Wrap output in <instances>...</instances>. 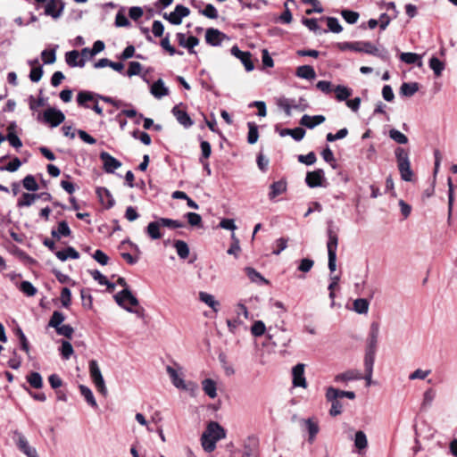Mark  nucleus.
I'll return each mask as SVG.
<instances>
[{
  "instance_id": "nucleus-33",
  "label": "nucleus",
  "mask_w": 457,
  "mask_h": 457,
  "mask_svg": "<svg viewBox=\"0 0 457 457\" xmlns=\"http://www.w3.org/2000/svg\"><path fill=\"white\" fill-rule=\"evenodd\" d=\"M26 380L29 386L35 389H39L43 386L42 376L37 371H31L26 376Z\"/></svg>"
},
{
  "instance_id": "nucleus-63",
  "label": "nucleus",
  "mask_w": 457,
  "mask_h": 457,
  "mask_svg": "<svg viewBox=\"0 0 457 457\" xmlns=\"http://www.w3.org/2000/svg\"><path fill=\"white\" fill-rule=\"evenodd\" d=\"M200 13L204 16L210 19H217L218 18V11L215 6L212 4H206L204 9L200 10Z\"/></svg>"
},
{
  "instance_id": "nucleus-53",
  "label": "nucleus",
  "mask_w": 457,
  "mask_h": 457,
  "mask_svg": "<svg viewBox=\"0 0 457 457\" xmlns=\"http://www.w3.org/2000/svg\"><path fill=\"white\" fill-rule=\"evenodd\" d=\"M328 30L334 33H340L343 30V27L340 25L338 20L335 17H327Z\"/></svg>"
},
{
  "instance_id": "nucleus-38",
  "label": "nucleus",
  "mask_w": 457,
  "mask_h": 457,
  "mask_svg": "<svg viewBox=\"0 0 457 457\" xmlns=\"http://www.w3.org/2000/svg\"><path fill=\"white\" fill-rule=\"evenodd\" d=\"M203 390L204 393L212 399H214L217 396V387L216 383L211 379L206 378L203 381Z\"/></svg>"
},
{
  "instance_id": "nucleus-21",
  "label": "nucleus",
  "mask_w": 457,
  "mask_h": 457,
  "mask_svg": "<svg viewBox=\"0 0 457 457\" xmlns=\"http://www.w3.org/2000/svg\"><path fill=\"white\" fill-rule=\"evenodd\" d=\"M96 195L99 197L101 204L105 205L106 208H112L114 205L115 201L107 188L98 187L96 189Z\"/></svg>"
},
{
  "instance_id": "nucleus-64",
  "label": "nucleus",
  "mask_w": 457,
  "mask_h": 457,
  "mask_svg": "<svg viewBox=\"0 0 457 457\" xmlns=\"http://www.w3.org/2000/svg\"><path fill=\"white\" fill-rule=\"evenodd\" d=\"M266 327L262 320H257L251 328V333L254 337H261L265 333Z\"/></svg>"
},
{
  "instance_id": "nucleus-49",
  "label": "nucleus",
  "mask_w": 457,
  "mask_h": 457,
  "mask_svg": "<svg viewBox=\"0 0 457 457\" xmlns=\"http://www.w3.org/2000/svg\"><path fill=\"white\" fill-rule=\"evenodd\" d=\"M60 353L64 360H69L74 353L71 344L69 341L62 340Z\"/></svg>"
},
{
  "instance_id": "nucleus-22",
  "label": "nucleus",
  "mask_w": 457,
  "mask_h": 457,
  "mask_svg": "<svg viewBox=\"0 0 457 457\" xmlns=\"http://www.w3.org/2000/svg\"><path fill=\"white\" fill-rule=\"evenodd\" d=\"M162 227V225L160 224V219H157L156 220L148 223L145 232L152 240H157L162 237L161 232Z\"/></svg>"
},
{
  "instance_id": "nucleus-48",
  "label": "nucleus",
  "mask_w": 457,
  "mask_h": 457,
  "mask_svg": "<svg viewBox=\"0 0 457 457\" xmlns=\"http://www.w3.org/2000/svg\"><path fill=\"white\" fill-rule=\"evenodd\" d=\"M353 310L360 314L368 312L369 302L364 298H358L353 302Z\"/></svg>"
},
{
  "instance_id": "nucleus-42",
  "label": "nucleus",
  "mask_w": 457,
  "mask_h": 457,
  "mask_svg": "<svg viewBox=\"0 0 457 457\" xmlns=\"http://www.w3.org/2000/svg\"><path fill=\"white\" fill-rule=\"evenodd\" d=\"M429 67L433 70L436 76H441L445 70V63L441 62L437 57L432 56L429 60Z\"/></svg>"
},
{
  "instance_id": "nucleus-50",
  "label": "nucleus",
  "mask_w": 457,
  "mask_h": 457,
  "mask_svg": "<svg viewBox=\"0 0 457 457\" xmlns=\"http://www.w3.org/2000/svg\"><path fill=\"white\" fill-rule=\"evenodd\" d=\"M389 137L391 139H393L395 142L398 144L405 145L408 143V137L403 133L395 129H392L389 130Z\"/></svg>"
},
{
  "instance_id": "nucleus-18",
  "label": "nucleus",
  "mask_w": 457,
  "mask_h": 457,
  "mask_svg": "<svg viewBox=\"0 0 457 457\" xmlns=\"http://www.w3.org/2000/svg\"><path fill=\"white\" fill-rule=\"evenodd\" d=\"M361 52L372 54L375 56H378L384 60L388 59V52L385 49H378L376 46L372 45L370 42H362Z\"/></svg>"
},
{
  "instance_id": "nucleus-43",
  "label": "nucleus",
  "mask_w": 457,
  "mask_h": 457,
  "mask_svg": "<svg viewBox=\"0 0 457 457\" xmlns=\"http://www.w3.org/2000/svg\"><path fill=\"white\" fill-rule=\"evenodd\" d=\"M65 316L59 311H54L49 320L48 326L55 329L64 321Z\"/></svg>"
},
{
  "instance_id": "nucleus-40",
  "label": "nucleus",
  "mask_w": 457,
  "mask_h": 457,
  "mask_svg": "<svg viewBox=\"0 0 457 457\" xmlns=\"http://www.w3.org/2000/svg\"><path fill=\"white\" fill-rule=\"evenodd\" d=\"M419 90V84L417 82L407 83L404 82L400 87V93L404 96H412Z\"/></svg>"
},
{
  "instance_id": "nucleus-19",
  "label": "nucleus",
  "mask_w": 457,
  "mask_h": 457,
  "mask_svg": "<svg viewBox=\"0 0 457 457\" xmlns=\"http://www.w3.org/2000/svg\"><path fill=\"white\" fill-rule=\"evenodd\" d=\"M325 120V116L323 115L310 116L308 114H304L300 120V124L312 129L323 123Z\"/></svg>"
},
{
  "instance_id": "nucleus-45",
  "label": "nucleus",
  "mask_w": 457,
  "mask_h": 457,
  "mask_svg": "<svg viewBox=\"0 0 457 457\" xmlns=\"http://www.w3.org/2000/svg\"><path fill=\"white\" fill-rule=\"evenodd\" d=\"M19 289L27 296H34L37 293V289L31 282L27 280H24L20 284Z\"/></svg>"
},
{
  "instance_id": "nucleus-34",
  "label": "nucleus",
  "mask_w": 457,
  "mask_h": 457,
  "mask_svg": "<svg viewBox=\"0 0 457 457\" xmlns=\"http://www.w3.org/2000/svg\"><path fill=\"white\" fill-rule=\"evenodd\" d=\"M354 446L359 453H361L368 446V440L365 433L361 430L357 431L354 436Z\"/></svg>"
},
{
  "instance_id": "nucleus-54",
  "label": "nucleus",
  "mask_w": 457,
  "mask_h": 457,
  "mask_svg": "<svg viewBox=\"0 0 457 457\" xmlns=\"http://www.w3.org/2000/svg\"><path fill=\"white\" fill-rule=\"evenodd\" d=\"M362 42H343L338 44V47L342 51L351 50L354 52H361Z\"/></svg>"
},
{
  "instance_id": "nucleus-13",
  "label": "nucleus",
  "mask_w": 457,
  "mask_h": 457,
  "mask_svg": "<svg viewBox=\"0 0 457 457\" xmlns=\"http://www.w3.org/2000/svg\"><path fill=\"white\" fill-rule=\"evenodd\" d=\"M204 434L207 435L211 438L215 439L216 441L225 438L226 436L224 428L215 421H212L208 424L207 428Z\"/></svg>"
},
{
  "instance_id": "nucleus-30",
  "label": "nucleus",
  "mask_w": 457,
  "mask_h": 457,
  "mask_svg": "<svg viewBox=\"0 0 457 457\" xmlns=\"http://www.w3.org/2000/svg\"><path fill=\"white\" fill-rule=\"evenodd\" d=\"M54 254L62 262L66 261L68 258H71V259H75V260L79 258V252L76 251L71 246H68L67 248L61 250V251H56L54 253Z\"/></svg>"
},
{
  "instance_id": "nucleus-9",
  "label": "nucleus",
  "mask_w": 457,
  "mask_h": 457,
  "mask_svg": "<svg viewBox=\"0 0 457 457\" xmlns=\"http://www.w3.org/2000/svg\"><path fill=\"white\" fill-rule=\"evenodd\" d=\"M230 52L233 56L241 61L247 71H252L254 69L250 52L241 51L237 46H232Z\"/></svg>"
},
{
  "instance_id": "nucleus-10",
  "label": "nucleus",
  "mask_w": 457,
  "mask_h": 457,
  "mask_svg": "<svg viewBox=\"0 0 457 457\" xmlns=\"http://www.w3.org/2000/svg\"><path fill=\"white\" fill-rule=\"evenodd\" d=\"M227 36L217 29L210 28L205 32V41L212 46H219Z\"/></svg>"
},
{
  "instance_id": "nucleus-8",
  "label": "nucleus",
  "mask_w": 457,
  "mask_h": 457,
  "mask_svg": "<svg viewBox=\"0 0 457 457\" xmlns=\"http://www.w3.org/2000/svg\"><path fill=\"white\" fill-rule=\"evenodd\" d=\"M64 3L62 0H48L45 6V14L57 19L62 15Z\"/></svg>"
},
{
  "instance_id": "nucleus-3",
  "label": "nucleus",
  "mask_w": 457,
  "mask_h": 457,
  "mask_svg": "<svg viewBox=\"0 0 457 457\" xmlns=\"http://www.w3.org/2000/svg\"><path fill=\"white\" fill-rule=\"evenodd\" d=\"M88 368L90 377L96 387L101 394L106 395L107 389L97 361L96 360H91L88 363Z\"/></svg>"
},
{
  "instance_id": "nucleus-29",
  "label": "nucleus",
  "mask_w": 457,
  "mask_h": 457,
  "mask_svg": "<svg viewBox=\"0 0 457 457\" xmlns=\"http://www.w3.org/2000/svg\"><path fill=\"white\" fill-rule=\"evenodd\" d=\"M295 75L301 79H314L316 78V72L313 67L310 65H302L296 69Z\"/></svg>"
},
{
  "instance_id": "nucleus-20",
  "label": "nucleus",
  "mask_w": 457,
  "mask_h": 457,
  "mask_svg": "<svg viewBox=\"0 0 457 457\" xmlns=\"http://www.w3.org/2000/svg\"><path fill=\"white\" fill-rule=\"evenodd\" d=\"M65 61L70 67H84L86 64V60L80 58L79 53L77 50L67 52Z\"/></svg>"
},
{
  "instance_id": "nucleus-31",
  "label": "nucleus",
  "mask_w": 457,
  "mask_h": 457,
  "mask_svg": "<svg viewBox=\"0 0 457 457\" xmlns=\"http://www.w3.org/2000/svg\"><path fill=\"white\" fill-rule=\"evenodd\" d=\"M270 191L269 193V198L270 200L274 199L278 195L283 194L287 190V183L285 181L279 180L272 183L270 187Z\"/></svg>"
},
{
  "instance_id": "nucleus-39",
  "label": "nucleus",
  "mask_w": 457,
  "mask_h": 457,
  "mask_svg": "<svg viewBox=\"0 0 457 457\" xmlns=\"http://www.w3.org/2000/svg\"><path fill=\"white\" fill-rule=\"evenodd\" d=\"M400 59L402 62L408 64L417 63L419 67L422 66L421 57L415 53H402Z\"/></svg>"
},
{
  "instance_id": "nucleus-5",
  "label": "nucleus",
  "mask_w": 457,
  "mask_h": 457,
  "mask_svg": "<svg viewBox=\"0 0 457 457\" xmlns=\"http://www.w3.org/2000/svg\"><path fill=\"white\" fill-rule=\"evenodd\" d=\"M166 370L175 387L185 391H194L197 388V386L193 382L186 383L178 371L171 366H167Z\"/></svg>"
},
{
  "instance_id": "nucleus-52",
  "label": "nucleus",
  "mask_w": 457,
  "mask_h": 457,
  "mask_svg": "<svg viewBox=\"0 0 457 457\" xmlns=\"http://www.w3.org/2000/svg\"><path fill=\"white\" fill-rule=\"evenodd\" d=\"M160 45L165 51H167L169 53V54L170 56H172L176 54H180V55L183 54V52H177L175 47L170 45L169 34H167L164 37H162Z\"/></svg>"
},
{
  "instance_id": "nucleus-55",
  "label": "nucleus",
  "mask_w": 457,
  "mask_h": 457,
  "mask_svg": "<svg viewBox=\"0 0 457 457\" xmlns=\"http://www.w3.org/2000/svg\"><path fill=\"white\" fill-rule=\"evenodd\" d=\"M375 353L373 350H367L364 357V367L365 371L373 370V365L375 361Z\"/></svg>"
},
{
  "instance_id": "nucleus-60",
  "label": "nucleus",
  "mask_w": 457,
  "mask_h": 457,
  "mask_svg": "<svg viewBox=\"0 0 457 457\" xmlns=\"http://www.w3.org/2000/svg\"><path fill=\"white\" fill-rule=\"evenodd\" d=\"M41 57L45 64L54 63L56 60L55 49H46L42 51Z\"/></svg>"
},
{
  "instance_id": "nucleus-62",
  "label": "nucleus",
  "mask_w": 457,
  "mask_h": 457,
  "mask_svg": "<svg viewBox=\"0 0 457 457\" xmlns=\"http://www.w3.org/2000/svg\"><path fill=\"white\" fill-rule=\"evenodd\" d=\"M328 402L331 403V408L329 410V414L332 417L338 416L343 411V404L342 403L337 399V400H327Z\"/></svg>"
},
{
  "instance_id": "nucleus-2",
  "label": "nucleus",
  "mask_w": 457,
  "mask_h": 457,
  "mask_svg": "<svg viewBox=\"0 0 457 457\" xmlns=\"http://www.w3.org/2000/svg\"><path fill=\"white\" fill-rule=\"evenodd\" d=\"M114 299L116 303L125 309L126 311L129 312H134L137 314L139 317L143 315V310H132L129 305L130 306H137L138 305V300L136 296H134L131 293V291L129 288H124L123 290L120 291L114 295Z\"/></svg>"
},
{
  "instance_id": "nucleus-26",
  "label": "nucleus",
  "mask_w": 457,
  "mask_h": 457,
  "mask_svg": "<svg viewBox=\"0 0 457 457\" xmlns=\"http://www.w3.org/2000/svg\"><path fill=\"white\" fill-rule=\"evenodd\" d=\"M96 95L90 91H80L77 95V103L79 106L89 108L87 102L96 101L98 99Z\"/></svg>"
},
{
  "instance_id": "nucleus-46",
  "label": "nucleus",
  "mask_w": 457,
  "mask_h": 457,
  "mask_svg": "<svg viewBox=\"0 0 457 457\" xmlns=\"http://www.w3.org/2000/svg\"><path fill=\"white\" fill-rule=\"evenodd\" d=\"M201 442L203 448L204 449V451L208 453L214 451V449L216 448L217 441L213 438H211L210 436L204 433L201 437Z\"/></svg>"
},
{
  "instance_id": "nucleus-4",
  "label": "nucleus",
  "mask_w": 457,
  "mask_h": 457,
  "mask_svg": "<svg viewBox=\"0 0 457 457\" xmlns=\"http://www.w3.org/2000/svg\"><path fill=\"white\" fill-rule=\"evenodd\" d=\"M13 440L18 447V449L23 453L27 457H38L37 450L35 447L31 446L25 436L19 432H13Z\"/></svg>"
},
{
  "instance_id": "nucleus-11",
  "label": "nucleus",
  "mask_w": 457,
  "mask_h": 457,
  "mask_svg": "<svg viewBox=\"0 0 457 457\" xmlns=\"http://www.w3.org/2000/svg\"><path fill=\"white\" fill-rule=\"evenodd\" d=\"M100 159L103 161L104 169L107 173H113L115 170L121 166V162L120 161L106 152H102L100 154Z\"/></svg>"
},
{
  "instance_id": "nucleus-61",
  "label": "nucleus",
  "mask_w": 457,
  "mask_h": 457,
  "mask_svg": "<svg viewBox=\"0 0 457 457\" xmlns=\"http://www.w3.org/2000/svg\"><path fill=\"white\" fill-rule=\"evenodd\" d=\"M309 107V104L306 101V99L301 97L298 100L291 99V109L292 110H297L300 112H303L307 110Z\"/></svg>"
},
{
  "instance_id": "nucleus-25",
  "label": "nucleus",
  "mask_w": 457,
  "mask_h": 457,
  "mask_svg": "<svg viewBox=\"0 0 457 457\" xmlns=\"http://www.w3.org/2000/svg\"><path fill=\"white\" fill-rule=\"evenodd\" d=\"M378 334H379L378 323H377V322L371 323L370 328V333H369V346H368L367 350L376 351Z\"/></svg>"
},
{
  "instance_id": "nucleus-51",
  "label": "nucleus",
  "mask_w": 457,
  "mask_h": 457,
  "mask_svg": "<svg viewBox=\"0 0 457 457\" xmlns=\"http://www.w3.org/2000/svg\"><path fill=\"white\" fill-rule=\"evenodd\" d=\"M247 125L249 129L247 141L251 145L255 144L259 137L257 125L253 122H248Z\"/></svg>"
},
{
  "instance_id": "nucleus-47",
  "label": "nucleus",
  "mask_w": 457,
  "mask_h": 457,
  "mask_svg": "<svg viewBox=\"0 0 457 457\" xmlns=\"http://www.w3.org/2000/svg\"><path fill=\"white\" fill-rule=\"evenodd\" d=\"M345 392L337 388H335L333 386H329L327 388L326 391V399L327 400H337L339 398L345 397Z\"/></svg>"
},
{
  "instance_id": "nucleus-59",
  "label": "nucleus",
  "mask_w": 457,
  "mask_h": 457,
  "mask_svg": "<svg viewBox=\"0 0 457 457\" xmlns=\"http://www.w3.org/2000/svg\"><path fill=\"white\" fill-rule=\"evenodd\" d=\"M341 15L344 18V20L349 24L356 23L360 16L357 12L350 10H343L341 12Z\"/></svg>"
},
{
  "instance_id": "nucleus-36",
  "label": "nucleus",
  "mask_w": 457,
  "mask_h": 457,
  "mask_svg": "<svg viewBox=\"0 0 457 457\" xmlns=\"http://www.w3.org/2000/svg\"><path fill=\"white\" fill-rule=\"evenodd\" d=\"M79 392L81 395L85 398L87 403L93 408L96 409L98 407L96 401L95 399V396L93 395V392L89 387L84 385L79 386Z\"/></svg>"
},
{
  "instance_id": "nucleus-58",
  "label": "nucleus",
  "mask_w": 457,
  "mask_h": 457,
  "mask_svg": "<svg viewBox=\"0 0 457 457\" xmlns=\"http://www.w3.org/2000/svg\"><path fill=\"white\" fill-rule=\"evenodd\" d=\"M160 219V224L162 225V227H167L170 228H183L185 225L183 222L178 220H172L169 218H159Z\"/></svg>"
},
{
  "instance_id": "nucleus-17",
  "label": "nucleus",
  "mask_w": 457,
  "mask_h": 457,
  "mask_svg": "<svg viewBox=\"0 0 457 457\" xmlns=\"http://www.w3.org/2000/svg\"><path fill=\"white\" fill-rule=\"evenodd\" d=\"M177 39L179 46L188 49L190 54H195L194 47L199 44V39L195 36L186 37L184 33H178Z\"/></svg>"
},
{
  "instance_id": "nucleus-6",
  "label": "nucleus",
  "mask_w": 457,
  "mask_h": 457,
  "mask_svg": "<svg viewBox=\"0 0 457 457\" xmlns=\"http://www.w3.org/2000/svg\"><path fill=\"white\" fill-rule=\"evenodd\" d=\"M43 120L51 127H57L64 121L65 116L62 111L49 107L43 112Z\"/></svg>"
},
{
  "instance_id": "nucleus-56",
  "label": "nucleus",
  "mask_w": 457,
  "mask_h": 457,
  "mask_svg": "<svg viewBox=\"0 0 457 457\" xmlns=\"http://www.w3.org/2000/svg\"><path fill=\"white\" fill-rule=\"evenodd\" d=\"M22 185L29 191H37L38 189V185L33 175H27L22 180Z\"/></svg>"
},
{
  "instance_id": "nucleus-14",
  "label": "nucleus",
  "mask_w": 457,
  "mask_h": 457,
  "mask_svg": "<svg viewBox=\"0 0 457 457\" xmlns=\"http://www.w3.org/2000/svg\"><path fill=\"white\" fill-rule=\"evenodd\" d=\"M179 106L180 104L175 105L172 108L171 112L175 116L176 120L179 124H181L187 129L190 128L194 124V121L190 118L188 113L185 110H181Z\"/></svg>"
},
{
  "instance_id": "nucleus-15",
  "label": "nucleus",
  "mask_w": 457,
  "mask_h": 457,
  "mask_svg": "<svg viewBox=\"0 0 457 457\" xmlns=\"http://www.w3.org/2000/svg\"><path fill=\"white\" fill-rule=\"evenodd\" d=\"M323 180L324 171L320 169L316 170L314 171H309L306 174L305 182L312 188L321 187Z\"/></svg>"
},
{
  "instance_id": "nucleus-41",
  "label": "nucleus",
  "mask_w": 457,
  "mask_h": 457,
  "mask_svg": "<svg viewBox=\"0 0 457 457\" xmlns=\"http://www.w3.org/2000/svg\"><path fill=\"white\" fill-rule=\"evenodd\" d=\"M174 247L177 251L178 255L181 259H187L189 255V247L185 241L177 240L174 243Z\"/></svg>"
},
{
  "instance_id": "nucleus-27",
  "label": "nucleus",
  "mask_w": 457,
  "mask_h": 457,
  "mask_svg": "<svg viewBox=\"0 0 457 457\" xmlns=\"http://www.w3.org/2000/svg\"><path fill=\"white\" fill-rule=\"evenodd\" d=\"M71 230L65 220H62L58 223L56 229H52L51 235L56 239H60L62 237H70Z\"/></svg>"
},
{
  "instance_id": "nucleus-23",
  "label": "nucleus",
  "mask_w": 457,
  "mask_h": 457,
  "mask_svg": "<svg viewBox=\"0 0 457 457\" xmlns=\"http://www.w3.org/2000/svg\"><path fill=\"white\" fill-rule=\"evenodd\" d=\"M328 243L327 249L328 254H337L338 237L337 233L329 227L327 230Z\"/></svg>"
},
{
  "instance_id": "nucleus-37",
  "label": "nucleus",
  "mask_w": 457,
  "mask_h": 457,
  "mask_svg": "<svg viewBox=\"0 0 457 457\" xmlns=\"http://www.w3.org/2000/svg\"><path fill=\"white\" fill-rule=\"evenodd\" d=\"M303 421H304V424H305L306 428L309 433L308 440L310 443H312L315 436L319 433V430H320L319 425L313 419H307V420H304Z\"/></svg>"
},
{
  "instance_id": "nucleus-57",
  "label": "nucleus",
  "mask_w": 457,
  "mask_h": 457,
  "mask_svg": "<svg viewBox=\"0 0 457 457\" xmlns=\"http://www.w3.org/2000/svg\"><path fill=\"white\" fill-rule=\"evenodd\" d=\"M277 105L283 109L287 116H291L292 109H291V99L287 97H280L277 100Z\"/></svg>"
},
{
  "instance_id": "nucleus-12",
  "label": "nucleus",
  "mask_w": 457,
  "mask_h": 457,
  "mask_svg": "<svg viewBox=\"0 0 457 457\" xmlns=\"http://www.w3.org/2000/svg\"><path fill=\"white\" fill-rule=\"evenodd\" d=\"M293 385L305 388L307 386L306 379L304 377V365L303 363L296 364L292 370Z\"/></svg>"
},
{
  "instance_id": "nucleus-7",
  "label": "nucleus",
  "mask_w": 457,
  "mask_h": 457,
  "mask_svg": "<svg viewBox=\"0 0 457 457\" xmlns=\"http://www.w3.org/2000/svg\"><path fill=\"white\" fill-rule=\"evenodd\" d=\"M190 13V10L182 5L177 4L174 11L163 14V18L168 20L173 25H179L182 22L183 18L187 17Z\"/></svg>"
},
{
  "instance_id": "nucleus-35",
  "label": "nucleus",
  "mask_w": 457,
  "mask_h": 457,
  "mask_svg": "<svg viewBox=\"0 0 457 457\" xmlns=\"http://www.w3.org/2000/svg\"><path fill=\"white\" fill-rule=\"evenodd\" d=\"M336 99L339 102L347 101L353 94V90L345 86L338 85L334 88Z\"/></svg>"
},
{
  "instance_id": "nucleus-1",
  "label": "nucleus",
  "mask_w": 457,
  "mask_h": 457,
  "mask_svg": "<svg viewBox=\"0 0 457 457\" xmlns=\"http://www.w3.org/2000/svg\"><path fill=\"white\" fill-rule=\"evenodd\" d=\"M395 154L397 162V167L401 175V179L404 181H411L413 171L411 168V162L409 159V153L403 147H397L395 150Z\"/></svg>"
},
{
  "instance_id": "nucleus-24",
  "label": "nucleus",
  "mask_w": 457,
  "mask_h": 457,
  "mask_svg": "<svg viewBox=\"0 0 457 457\" xmlns=\"http://www.w3.org/2000/svg\"><path fill=\"white\" fill-rule=\"evenodd\" d=\"M152 95L160 99L169 94V89L165 87L162 79H157L151 87Z\"/></svg>"
},
{
  "instance_id": "nucleus-44",
  "label": "nucleus",
  "mask_w": 457,
  "mask_h": 457,
  "mask_svg": "<svg viewBox=\"0 0 457 457\" xmlns=\"http://www.w3.org/2000/svg\"><path fill=\"white\" fill-rule=\"evenodd\" d=\"M303 23L311 30L316 34L326 33L328 30L321 29L318 24L317 19H303Z\"/></svg>"
},
{
  "instance_id": "nucleus-16",
  "label": "nucleus",
  "mask_w": 457,
  "mask_h": 457,
  "mask_svg": "<svg viewBox=\"0 0 457 457\" xmlns=\"http://www.w3.org/2000/svg\"><path fill=\"white\" fill-rule=\"evenodd\" d=\"M362 379L361 373L357 370H348L343 373L335 376L334 381L337 383H346L352 380Z\"/></svg>"
},
{
  "instance_id": "nucleus-32",
  "label": "nucleus",
  "mask_w": 457,
  "mask_h": 457,
  "mask_svg": "<svg viewBox=\"0 0 457 457\" xmlns=\"http://www.w3.org/2000/svg\"><path fill=\"white\" fill-rule=\"evenodd\" d=\"M38 198L39 195L37 194L23 193L21 198L18 199L17 206L19 208L29 207Z\"/></svg>"
},
{
  "instance_id": "nucleus-28",
  "label": "nucleus",
  "mask_w": 457,
  "mask_h": 457,
  "mask_svg": "<svg viewBox=\"0 0 457 457\" xmlns=\"http://www.w3.org/2000/svg\"><path fill=\"white\" fill-rule=\"evenodd\" d=\"M199 299L201 302L204 303L206 305L212 308L213 312H217L219 311L220 303L212 295L206 292H200Z\"/></svg>"
}]
</instances>
